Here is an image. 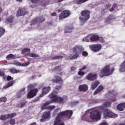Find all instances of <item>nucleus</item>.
I'll return each instance as SVG.
<instances>
[{"instance_id":"nucleus-15","label":"nucleus","mask_w":125,"mask_h":125,"mask_svg":"<svg viewBox=\"0 0 125 125\" xmlns=\"http://www.w3.org/2000/svg\"><path fill=\"white\" fill-rule=\"evenodd\" d=\"M50 89H51V88L50 86L48 87H45L42 88V94L40 95L39 97L41 98L43 96V95H45V94H47L49 91H50Z\"/></svg>"},{"instance_id":"nucleus-33","label":"nucleus","mask_w":125,"mask_h":125,"mask_svg":"<svg viewBox=\"0 0 125 125\" xmlns=\"http://www.w3.org/2000/svg\"><path fill=\"white\" fill-rule=\"evenodd\" d=\"M27 55L29 57H33V58H37V57H40V56H39V55H37L35 53H29L27 54Z\"/></svg>"},{"instance_id":"nucleus-32","label":"nucleus","mask_w":125,"mask_h":125,"mask_svg":"<svg viewBox=\"0 0 125 125\" xmlns=\"http://www.w3.org/2000/svg\"><path fill=\"white\" fill-rule=\"evenodd\" d=\"M30 51H31V49H30L28 47H26V48H24L23 49L21 50V54H25V53L30 52Z\"/></svg>"},{"instance_id":"nucleus-40","label":"nucleus","mask_w":125,"mask_h":125,"mask_svg":"<svg viewBox=\"0 0 125 125\" xmlns=\"http://www.w3.org/2000/svg\"><path fill=\"white\" fill-rule=\"evenodd\" d=\"M117 108L119 111H124V107H123V104H118L117 106Z\"/></svg>"},{"instance_id":"nucleus-48","label":"nucleus","mask_w":125,"mask_h":125,"mask_svg":"<svg viewBox=\"0 0 125 125\" xmlns=\"http://www.w3.org/2000/svg\"><path fill=\"white\" fill-rule=\"evenodd\" d=\"M6 80L7 81H8V82H9V81H12V80H13V78L11 77V76H9L7 77Z\"/></svg>"},{"instance_id":"nucleus-38","label":"nucleus","mask_w":125,"mask_h":125,"mask_svg":"<svg viewBox=\"0 0 125 125\" xmlns=\"http://www.w3.org/2000/svg\"><path fill=\"white\" fill-rule=\"evenodd\" d=\"M27 101L21 102V104L18 105L19 108H23V107H25V105L27 104Z\"/></svg>"},{"instance_id":"nucleus-53","label":"nucleus","mask_w":125,"mask_h":125,"mask_svg":"<svg viewBox=\"0 0 125 125\" xmlns=\"http://www.w3.org/2000/svg\"><path fill=\"white\" fill-rule=\"evenodd\" d=\"M60 110V108H57L54 110L55 113H57V112H59V110Z\"/></svg>"},{"instance_id":"nucleus-60","label":"nucleus","mask_w":125,"mask_h":125,"mask_svg":"<svg viewBox=\"0 0 125 125\" xmlns=\"http://www.w3.org/2000/svg\"><path fill=\"white\" fill-rule=\"evenodd\" d=\"M58 75H60V76H62L63 75V72H61Z\"/></svg>"},{"instance_id":"nucleus-11","label":"nucleus","mask_w":125,"mask_h":125,"mask_svg":"<svg viewBox=\"0 0 125 125\" xmlns=\"http://www.w3.org/2000/svg\"><path fill=\"white\" fill-rule=\"evenodd\" d=\"M70 15H71V12H70V11L64 10L59 15V20H62V19H65V18L69 17Z\"/></svg>"},{"instance_id":"nucleus-13","label":"nucleus","mask_w":125,"mask_h":125,"mask_svg":"<svg viewBox=\"0 0 125 125\" xmlns=\"http://www.w3.org/2000/svg\"><path fill=\"white\" fill-rule=\"evenodd\" d=\"M42 118L40 120V122H41V123L45 122L46 120L50 118V111H47L43 113Z\"/></svg>"},{"instance_id":"nucleus-39","label":"nucleus","mask_w":125,"mask_h":125,"mask_svg":"<svg viewBox=\"0 0 125 125\" xmlns=\"http://www.w3.org/2000/svg\"><path fill=\"white\" fill-rule=\"evenodd\" d=\"M37 19L39 23H42V22L45 20L44 18H43V17H38Z\"/></svg>"},{"instance_id":"nucleus-63","label":"nucleus","mask_w":125,"mask_h":125,"mask_svg":"<svg viewBox=\"0 0 125 125\" xmlns=\"http://www.w3.org/2000/svg\"><path fill=\"white\" fill-rule=\"evenodd\" d=\"M112 101L114 102H115V101H117V99H116V98H114L113 100H112Z\"/></svg>"},{"instance_id":"nucleus-18","label":"nucleus","mask_w":125,"mask_h":125,"mask_svg":"<svg viewBox=\"0 0 125 125\" xmlns=\"http://www.w3.org/2000/svg\"><path fill=\"white\" fill-rule=\"evenodd\" d=\"M85 69H86V66H83L82 68L79 69V71L78 72V75H79V76H81L82 77L84 76V75H85V72L83 71Z\"/></svg>"},{"instance_id":"nucleus-1","label":"nucleus","mask_w":125,"mask_h":125,"mask_svg":"<svg viewBox=\"0 0 125 125\" xmlns=\"http://www.w3.org/2000/svg\"><path fill=\"white\" fill-rule=\"evenodd\" d=\"M72 50L73 54H71L69 56V58L70 60H74L77 59V58H79V57H80V54L82 53L83 56L84 57L88 56V53L84 51V48H83V46L79 45H75L72 48Z\"/></svg>"},{"instance_id":"nucleus-10","label":"nucleus","mask_w":125,"mask_h":125,"mask_svg":"<svg viewBox=\"0 0 125 125\" xmlns=\"http://www.w3.org/2000/svg\"><path fill=\"white\" fill-rule=\"evenodd\" d=\"M54 77L55 79L51 80V82H52L53 83H59V84H63V83H64V80H63L61 77L58 75H54Z\"/></svg>"},{"instance_id":"nucleus-5","label":"nucleus","mask_w":125,"mask_h":125,"mask_svg":"<svg viewBox=\"0 0 125 125\" xmlns=\"http://www.w3.org/2000/svg\"><path fill=\"white\" fill-rule=\"evenodd\" d=\"M81 16L79 17V19L81 21V25L83 26L90 18V11L87 10H83L81 12Z\"/></svg>"},{"instance_id":"nucleus-8","label":"nucleus","mask_w":125,"mask_h":125,"mask_svg":"<svg viewBox=\"0 0 125 125\" xmlns=\"http://www.w3.org/2000/svg\"><path fill=\"white\" fill-rule=\"evenodd\" d=\"M28 13L29 12L27 8L25 7H19L17 12L16 16H17V17L24 16V15H26V14H28Z\"/></svg>"},{"instance_id":"nucleus-20","label":"nucleus","mask_w":125,"mask_h":125,"mask_svg":"<svg viewBox=\"0 0 125 125\" xmlns=\"http://www.w3.org/2000/svg\"><path fill=\"white\" fill-rule=\"evenodd\" d=\"M74 29V27L72 25L70 26H66L64 28V34H68L69 33H71L73 29Z\"/></svg>"},{"instance_id":"nucleus-56","label":"nucleus","mask_w":125,"mask_h":125,"mask_svg":"<svg viewBox=\"0 0 125 125\" xmlns=\"http://www.w3.org/2000/svg\"><path fill=\"white\" fill-rule=\"evenodd\" d=\"M52 60H57V56H55L52 58Z\"/></svg>"},{"instance_id":"nucleus-7","label":"nucleus","mask_w":125,"mask_h":125,"mask_svg":"<svg viewBox=\"0 0 125 125\" xmlns=\"http://www.w3.org/2000/svg\"><path fill=\"white\" fill-rule=\"evenodd\" d=\"M90 118L92 121H99L101 119V112L97 109L93 110L90 114Z\"/></svg>"},{"instance_id":"nucleus-17","label":"nucleus","mask_w":125,"mask_h":125,"mask_svg":"<svg viewBox=\"0 0 125 125\" xmlns=\"http://www.w3.org/2000/svg\"><path fill=\"white\" fill-rule=\"evenodd\" d=\"M104 90V86L102 85H100L98 88L95 90L94 92V95H96V94H98L99 92H101V91Z\"/></svg>"},{"instance_id":"nucleus-54","label":"nucleus","mask_w":125,"mask_h":125,"mask_svg":"<svg viewBox=\"0 0 125 125\" xmlns=\"http://www.w3.org/2000/svg\"><path fill=\"white\" fill-rule=\"evenodd\" d=\"M99 125H108V124L106 122L101 123Z\"/></svg>"},{"instance_id":"nucleus-26","label":"nucleus","mask_w":125,"mask_h":125,"mask_svg":"<svg viewBox=\"0 0 125 125\" xmlns=\"http://www.w3.org/2000/svg\"><path fill=\"white\" fill-rule=\"evenodd\" d=\"M119 71L120 72H125V60L121 64Z\"/></svg>"},{"instance_id":"nucleus-23","label":"nucleus","mask_w":125,"mask_h":125,"mask_svg":"<svg viewBox=\"0 0 125 125\" xmlns=\"http://www.w3.org/2000/svg\"><path fill=\"white\" fill-rule=\"evenodd\" d=\"M14 17L12 16H10L7 18L5 20L6 23H13Z\"/></svg>"},{"instance_id":"nucleus-50","label":"nucleus","mask_w":125,"mask_h":125,"mask_svg":"<svg viewBox=\"0 0 125 125\" xmlns=\"http://www.w3.org/2000/svg\"><path fill=\"white\" fill-rule=\"evenodd\" d=\"M15 65H16L17 66H22L21 62H16Z\"/></svg>"},{"instance_id":"nucleus-37","label":"nucleus","mask_w":125,"mask_h":125,"mask_svg":"<svg viewBox=\"0 0 125 125\" xmlns=\"http://www.w3.org/2000/svg\"><path fill=\"white\" fill-rule=\"evenodd\" d=\"M4 33H5V29L2 27H0V38L4 35Z\"/></svg>"},{"instance_id":"nucleus-35","label":"nucleus","mask_w":125,"mask_h":125,"mask_svg":"<svg viewBox=\"0 0 125 125\" xmlns=\"http://www.w3.org/2000/svg\"><path fill=\"white\" fill-rule=\"evenodd\" d=\"M6 59H8V60L14 59H15V55L12 54H10L6 56Z\"/></svg>"},{"instance_id":"nucleus-27","label":"nucleus","mask_w":125,"mask_h":125,"mask_svg":"<svg viewBox=\"0 0 125 125\" xmlns=\"http://www.w3.org/2000/svg\"><path fill=\"white\" fill-rule=\"evenodd\" d=\"M9 71L12 74H17L18 73H20V70L16 69L15 68H12L9 69Z\"/></svg>"},{"instance_id":"nucleus-2","label":"nucleus","mask_w":125,"mask_h":125,"mask_svg":"<svg viewBox=\"0 0 125 125\" xmlns=\"http://www.w3.org/2000/svg\"><path fill=\"white\" fill-rule=\"evenodd\" d=\"M73 110H67L59 113L54 121V125H65V123H61V118L66 117L67 120H70L73 116Z\"/></svg>"},{"instance_id":"nucleus-55","label":"nucleus","mask_w":125,"mask_h":125,"mask_svg":"<svg viewBox=\"0 0 125 125\" xmlns=\"http://www.w3.org/2000/svg\"><path fill=\"white\" fill-rule=\"evenodd\" d=\"M0 76H1V77H3V76H4V73L3 72H1L0 70Z\"/></svg>"},{"instance_id":"nucleus-31","label":"nucleus","mask_w":125,"mask_h":125,"mask_svg":"<svg viewBox=\"0 0 125 125\" xmlns=\"http://www.w3.org/2000/svg\"><path fill=\"white\" fill-rule=\"evenodd\" d=\"M118 8V4L117 3H114L111 7V8L109 9V11L110 12H112V11H114V10H116V9Z\"/></svg>"},{"instance_id":"nucleus-42","label":"nucleus","mask_w":125,"mask_h":125,"mask_svg":"<svg viewBox=\"0 0 125 125\" xmlns=\"http://www.w3.org/2000/svg\"><path fill=\"white\" fill-rule=\"evenodd\" d=\"M7 100V99L6 98V97H3L2 98H0V103H1V102H4V103H5Z\"/></svg>"},{"instance_id":"nucleus-21","label":"nucleus","mask_w":125,"mask_h":125,"mask_svg":"<svg viewBox=\"0 0 125 125\" xmlns=\"http://www.w3.org/2000/svg\"><path fill=\"white\" fill-rule=\"evenodd\" d=\"M62 65L61 64L54 67L52 70L53 72H61L62 71Z\"/></svg>"},{"instance_id":"nucleus-4","label":"nucleus","mask_w":125,"mask_h":125,"mask_svg":"<svg viewBox=\"0 0 125 125\" xmlns=\"http://www.w3.org/2000/svg\"><path fill=\"white\" fill-rule=\"evenodd\" d=\"M37 83H34L33 84H30L28 85L27 89L30 90L27 95V98L28 99H31V98H33L37 95L38 92H39V90L38 88H35L37 87Z\"/></svg>"},{"instance_id":"nucleus-58","label":"nucleus","mask_w":125,"mask_h":125,"mask_svg":"<svg viewBox=\"0 0 125 125\" xmlns=\"http://www.w3.org/2000/svg\"><path fill=\"white\" fill-rule=\"evenodd\" d=\"M17 98H21V94H19L17 95Z\"/></svg>"},{"instance_id":"nucleus-64","label":"nucleus","mask_w":125,"mask_h":125,"mask_svg":"<svg viewBox=\"0 0 125 125\" xmlns=\"http://www.w3.org/2000/svg\"><path fill=\"white\" fill-rule=\"evenodd\" d=\"M17 1H19V2H21L22 0H16Z\"/></svg>"},{"instance_id":"nucleus-19","label":"nucleus","mask_w":125,"mask_h":125,"mask_svg":"<svg viewBox=\"0 0 125 125\" xmlns=\"http://www.w3.org/2000/svg\"><path fill=\"white\" fill-rule=\"evenodd\" d=\"M91 42H98L99 41V36L94 34L90 37Z\"/></svg>"},{"instance_id":"nucleus-30","label":"nucleus","mask_w":125,"mask_h":125,"mask_svg":"<svg viewBox=\"0 0 125 125\" xmlns=\"http://www.w3.org/2000/svg\"><path fill=\"white\" fill-rule=\"evenodd\" d=\"M114 19V16L112 15H109V16L107 17V18L104 20V22L107 23L109 22V21H111V20H113Z\"/></svg>"},{"instance_id":"nucleus-45","label":"nucleus","mask_w":125,"mask_h":125,"mask_svg":"<svg viewBox=\"0 0 125 125\" xmlns=\"http://www.w3.org/2000/svg\"><path fill=\"white\" fill-rule=\"evenodd\" d=\"M29 65H30V62H25L24 63H22L21 64V66L26 67L27 66H29Z\"/></svg>"},{"instance_id":"nucleus-44","label":"nucleus","mask_w":125,"mask_h":125,"mask_svg":"<svg viewBox=\"0 0 125 125\" xmlns=\"http://www.w3.org/2000/svg\"><path fill=\"white\" fill-rule=\"evenodd\" d=\"M54 109H55V105L48 106V110H50V111H51L52 110H53Z\"/></svg>"},{"instance_id":"nucleus-49","label":"nucleus","mask_w":125,"mask_h":125,"mask_svg":"<svg viewBox=\"0 0 125 125\" xmlns=\"http://www.w3.org/2000/svg\"><path fill=\"white\" fill-rule=\"evenodd\" d=\"M31 1L33 3H38L40 1V0H31Z\"/></svg>"},{"instance_id":"nucleus-36","label":"nucleus","mask_w":125,"mask_h":125,"mask_svg":"<svg viewBox=\"0 0 125 125\" xmlns=\"http://www.w3.org/2000/svg\"><path fill=\"white\" fill-rule=\"evenodd\" d=\"M8 118H7V114H5L3 115H1L0 117V120L1 121H5L6 120H8Z\"/></svg>"},{"instance_id":"nucleus-22","label":"nucleus","mask_w":125,"mask_h":125,"mask_svg":"<svg viewBox=\"0 0 125 125\" xmlns=\"http://www.w3.org/2000/svg\"><path fill=\"white\" fill-rule=\"evenodd\" d=\"M99 83H100L99 81H96L92 83L91 89L92 90H94L97 88V87L98 86Z\"/></svg>"},{"instance_id":"nucleus-51","label":"nucleus","mask_w":125,"mask_h":125,"mask_svg":"<svg viewBox=\"0 0 125 125\" xmlns=\"http://www.w3.org/2000/svg\"><path fill=\"white\" fill-rule=\"evenodd\" d=\"M63 58V56H57V59H62Z\"/></svg>"},{"instance_id":"nucleus-16","label":"nucleus","mask_w":125,"mask_h":125,"mask_svg":"<svg viewBox=\"0 0 125 125\" xmlns=\"http://www.w3.org/2000/svg\"><path fill=\"white\" fill-rule=\"evenodd\" d=\"M86 80L88 81H95L97 79V74H92V73H89L86 77Z\"/></svg>"},{"instance_id":"nucleus-62","label":"nucleus","mask_w":125,"mask_h":125,"mask_svg":"<svg viewBox=\"0 0 125 125\" xmlns=\"http://www.w3.org/2000/svg\"><path fill=\"white\" fill-rule=\"evenodd\" d=\"M60 12H61V9H59V10H58V13H60Z\"/></svg>"},{"instance_id":"nucleus-9","label":"nucleus","mask_w":125,"mask_h":125,"mask_svg":"<svg viewBox=\"0 0 125 125\" xmlns=\"http://www.w3.org/2000/svg\"><path fill=\"white\" fill-rule=\"evenodd\" d=\"M104 118H115L116 115L109 109H105L103 111Z\"/></svg>"},{"instance_id":"nucleus-12","label":"nucleus","mask_w":125,"mask_h":125,"mask_svg":"<svg viewBox=\"0 0 125 125\" xmlns=\"http://www.w3.org/2000/svg\"><path fill=\"white\" fill-rule=\"evenodd\" d=\"M89 47L94 52H97L102 48V45L101 44H94L90 45Z\"/></svg>"},{"instance_id":"nucleus-29","label":"nucleus","mask_w":125,"mask_h":125,"mask_svg":"<svg viewBox=\"0 0 125 125\" xmlns=\"http://www.w3.org/2000/svg\"><path fill=\"white\" fill-rule=\"evenodd\" d=\"M111 104H112V103L110 102H106L103 104V106H101L100 107V109H104L103 107H110Z\"/></svg>"},{"instance_id":"nucleus-34","label":"nucleus","mask_w":125,"mask_h":125,"mask_svg":"<svg viewBox=\"0 0 125 125\" xmlns=\"http://www.w3.org/2000/svg\"><path fill=\"white\" fill-rule=\"evenodd\" d=\"M17 114L15 113H13L11 114H7V117L8 119H12V118H14Z\"/></svg>"},{"instance_id":"nucleus-6","label":"nucleus","mask_w":125,"mask_h":125,"mask_svg":"<svg viewBox=\"0 0 125 125\" xmlns=\"http://www.w3.org/2000/svg\"><path fill=\"white\" fill-rule=\"evenodd\" d=\"M49 98L52 99V102H56L59 104H64L67 101V98L64 99L61 97L57 96L56 94L51 93L48 96Z\"/></svg>"},{"instance_id":"nucleus-46","label":"nucleus","mask_w":125,"mask_h":125,"mask_svg":"<svg viewBox=\"0 0 125 125\" xmlns=\"http://www.w3.org/2000/svg\"><path fill=\"white\" fill-rule=\"evenodd\" d=\"M99 41L100 42H105V40L103 37H99Z\"/></svg>"},{"instance_id":"nucleus-14","label":"nucleus","mask_w":125,"mask_h":125,"mask_svg":"<svg viewBox=\"0 0 125 125\" xmlns=\"http://www.w3.org/2000/svg\"><path fill=\"white\" fill-rule=\"evenodd\" d=\"M80 92H86L88 90V86L86 84H82L78 86Z\"/></svg>"},{"instance_id":"nucleus-52","label":"nucleus","mask_w":125,"mask_h":125,"mask_svg":"<svg viewBox=\"0 0 125 125\" xmlns=\"http://www.w3.org/2000/svg\"><path fill=\"white\" fill-rule=\"evenodd\" d=\"M76 70H77V68L76 67H72L71 68V71H76Z\"/></svg>"},{"instance_id":"nucleus-24","label":"nucleus","mask_w":125,"mask_h":125,"mask_svg":"<svg viewBox=\"0 0 125 125\" xmlns=\"http://www.w3.org/2000/svg\"><path fill=\"white\" fill-rule=\"evenodd\" d=\"M61 88H62V85L56 86L53 90V93H56V94H57V93L60 91V89H61Z\"/></svg>"},{"instance_id":"nucleus-47","label":"nucleus","mask_w":125,"mask_h":125,"mask_svg":"<svg viewBox=\"0 0 125 125\" xmlns=\"http://www.w3.org/2000/svg\"><path fill=\"white\" fill-rule=\"evenodd\" d=\"M104 7L106 8V9H108L111 7V4H106L104 5Z\"/></svg>"},{"instance_id":"nucleus-57","label":"nucleus","mask_w":125,"mask_h":125,"mask_svg":"<svg viewBox=\"0 0 125 125\" xmlns=\"http://www.w3.org/2000/svg\"><path fill=\"white\" fill-rule=\"evenodd\" d=\"M52 16H56V12H53L51 13Z\"/></svg>"},{"instance_id":"nucleus-3","label":"nucleus","mask_w":125,"mask_h":125,"mask_svg":"<svg viewBox=\"0 0 125 125\" xmlns=\"http://www.w3.org/2000/svg\"><path fill=\"white\" fill-rule=\"evenodd\" d=\"M114 72H115V68L112 67L111 68V65L106 64L101 70L99 73L100 78H104V77H109V76L113 75Z\"/></svg>"},{"instance_id":"nucleus-25","label":"nucleus","mask_w":125,"mask_h":125,"mask_svg":"<svg viewBox=\"0 0 125 125\" xmlns=\"http://www.w3.org/2000/svg\"><path fill=\"white\" fill-rule=\"evenodd\" d=\"M15 83V81L13 80L12 81H10L7 84L6 86H4L3 87V88L4 89H6V88H8V87H10V86H12L13 84Z\"/></svg>"},{"instance_id":"nucleus-41","label":"nucleus","mask_w":125,"mask_h":125,"mask_svg":"<svg viewBox=\"0 0 125 125\" xmlns=\"http://www.w3.org/2000/svg\"><path fill=\"white\" fill-rule=\"evenodd\" d=\"M38 19L37 18L33 19L31 21V25L32 26V25H35L36 23H38Z\"/></svg>"},{"instance_id":"nucleus-28","label":"nucleus","mask_w":125,"mask_h":125,"mask_svg":"<svg viewBox=\"0 0 125 125\" xmlns=\"http://www.w3.org/2000/svg\"><path fill=\"white\" fill-rule=\"evenodd\" d=\"M48 105H49V103L46 102L43 104V105L41 106L42 110H48Z\"/></svg>"},{"instance_id":"nucleus-43","label":"nucleus","mask_w":125,"mask_h":125,"mask_svg":"<svg viewBox=\"0 0 125 125\" xmlns=\"http://www.w3.org/2000/svg\"><path fill=\"white\" fill-rule=\"evenodd\" d=\"M9 124L10 125H15V119H11L9 121Z\"/></svg>"},{"instance_id":"nucleus-61","label":"nucleus","mask_w":125,"mask_h":125,"mask_svg":"<svg viewBox=\"0 0 125 125\" xmlns=\"http://www.w3.org/2000/svg\"><path fill=\"white\" fill-rule=\"evenodd\" d=\"M122 104V106L124 108H125V103L121 104Z\"/></svg>"},{"instance_id":"nucleus-59","label":"nucleus","mask_w":125,"mask_h":125,"mask_svg":"<svg viewBox=\"0 0 125 125\" xmlns=\"http://www.w3.org/2000/svg\"><path fill=\"white\" fill-rule=\"evenodd\" d=\"M21 92H23V94H25V89H22Z\"/></svg>"}]
</instances>
